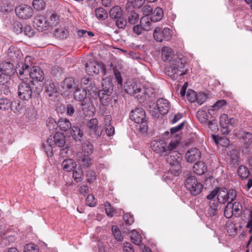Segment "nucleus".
I'll list each match as a JSON object with an SVG mask.
<instances>
[{
    "label": "nucleus",
    "mask_w": 252,
    "mask_h": 252,
    "mask_svg": "<svg viewBox=\"0 0 252 252\" xmlns=\"http://www.w3.org/2000/svg\"><path fill=\"white\" fill-rule=\"evenodd\" d=\"M17 74L21 80L31 79L33 81H42L44 78V73L40 67H31L24 63H19V66L17 67Z\"/></svg>",
    "instance_id": "f257e3e1"
},
{
    "label": "nucleus",
    "mask_w": 252,
    "mask_h": 252,
    "mask_svg": "<svg viewBox=\"0 0 252 252\" xmlns=\"http://www.w3.org/2000/svg\"><path fill=\"white\" fill-rule=\"evenodd\" d=\"M175 150L168 151V153L165 155L167 156L166 158L167 162L171 166L169 172L177 176L181 171L180 162L182 160V158L180 154Z\"/></svg>",
    "instance_id": "f03ea898"
},
{
    "label": "nucleus",
    "mask_w": 252,
    "mask_h": 252,
    "mask_svg": "<svg viewBox=\"0 0 252 252\" xmlns=\"http://www.w3.org/2000/svg\"><path fill=\"white\" fill-rule=\"evenodd\" d=\"M22 80L18 86V95L21 99L28 101L34 93V84L31 79Z\"/></svg>",
    "instance_id": "7ed1b4c3"
},
{
    "label": "nucleus",
    "mask_w": 252,
    "mask_h": 252,
    "mask_svg": "<svg viewBox=\"0 0 252 252\" xmlns=\"http://www.w3.org/2000/svg\"><path fill=\"white\" fill-rule=\"evenodd\" d=\"M13 63L9 62L2 63L0 64V85L4 88L8 87L10 82L9 76L13 75L16 71V68H14Z\"/></svg>",
    "instance_id": "20e7f679"
},
{
    "label": "nucleus",
    "mask_w": 252,
    "mask_h": 252,
    "mask_svg": "<svg viewBox=\"0 0 252 252\" xmlns=\"http://www.w3.org/2000/svg\"><path fill=\"white\" fill-rule=\"evenodd\" d=\"M178 144L177 140H171L167 145L166 142L162 140H155L151 142V147L152 149L157 153L166 154L168 151L176 149Z\"/></svg>",
    "instance_id": "39448f33"
},
{
    "label": "nucleus",
    "mask_w": 252,
    "mask_h": 252,
    "mask_svg": "<svg viewBox=\"0 0 252 252\" xmlns=\"http://www.w3.org/2000/svg\"><path fill=\"white\" fill-rule=\"evenodd\" d=\"M185 63L181 59H176L172 65L166 68V73L172 79H175L180 75L183 76L187 73L184 71Z\"/></svg>",
    "instance_id": "423d86ee"
},
{
    "label": "nucleus",
    "mask_w": 252,
    "mask_h": 252,
    "mask_svg": "<svg viewBox=\"0 0 252 252\" xmlns=\"http://www.w3.org/2000/svg\"><path fill=\"white\" fill-rule=\"evenodd\" d=\"M86 70L89 74L101 73L102 75L105 76L109 74L106 70L105 65L101 62H90L86 64Z\"/></svg>",
    "instance_id": "0eeeda50"
},
{
    "label": "nucleus",
    "mask_w": 252,
    "mask_h": 252,
    "mask_svg": "<svg viewBox=\"0 0 252 252\" xmlns=\"http://www.w3.org/2000/svg\"><path fill=\"white\" fill-rule=\"evenodd\" d=\"M186 189L189 190L193 195L199 194L203 189V185L199 182L194 176L189 177L185 182Z\"/></svg>",
    "instance_id": "6e6552de"
},
{
    "label": "nucleus",
    "mask_w": 252,
    "mask_h": 252,
    "mask_svg": "<svg viewBox=\"0 0 252 252\" xmlns=\"http://www.w3.org/2000/svg\"><path fill=\"white\" fill-rule=\"evenodd\" d=\"M129 117L131 120L135 123L141 124V128L144 130L147 129L145 113L142 108H135L130 112Z\"/></svg>",
    "instance_id": "1a4fd4ad"
},
{
    "label": "nucleus",
    "mask_w": 252,
    "mask_h": 252,
    "mask_svg": "<svg viewBox=\"0 0 252 252\" xmlns=\"http://www.w3.org/2000/svg\"><path fill=\"white\" fill-rule=\"evenodd\" d=\"M171 31L169 28L162 29L157 27L154 31V38L157 42H161L164 39L169 40L172 37Z\"/></svg>",
    "instance_id": "9d476101"
},
{
    "label": "nucleus",
    "mask_w": 252,
    "mask_h": 252,
    "mask_svg": "<svg viewBox=\"0 0 252 252\" xmlns=\"http://www.w3.org/2000/svg\"><path fill=\"white\" fill-rule=\"evenodd\" d=\"M133 93L140 103L144 102L147 97H149L153 94L150 89L141 88L140 86L135 85L132 87Z\"/></svg>",
    "instance_id": "9b49d317"
},
{
    "label": "nucleus",
    "mask_w": 252,
    "mask_h": 252,
    "mask_svg": "<svg viewBox=\"0 0 252 252\" xmlns=\"http://www.w3.org/2000/svg\"><path fill=\"white\" fill-rule=\"evenodd\" d=\"M15 11L16 16L21 19H29L33 14L32 8L26 4H21L16 6Z\"/></svg>",
    "instance_id": "f8f14e48"
},
{
    "label": "nucleus",
    "mask_w": 252,
    "mask_h": 252,
    "mask_svg": "<svg viewBox=\"0 0 252 252\" xmlns=\"http://www.w3.org/2000/svg\"><path fill=\"white\" fill-rule=\"evenodd\" d=\"M8 58L15 63L16 68L19 66V63H24L23 61L20 62L23 58L21 52L16 47L10 46L7 51Z\"/></svg>",
    "instance_id": "ddd939ff"
},
{
    "label": "nucleus",
    "mask_w": 252,
    "mask_h": 252,
    "mask_svg": "<svg viewBox=\"0 0 252 252\" xmlns=\"http://www.w3.org/2000/svg\"><path fill=\"white\" fill-rule=\"evenodd\" d=\"M47 144L55 145L59 147L65 146V139L64 135L61 133L57 132L53 137L51 136L47 140Z\"/></svg>",
    "instance_id": "4468645a"
},
{
    "label": "nucleus",
    "mask_w": 252,
    "mask_h": 252,
    "mask_svg": "<svg viewBox=\"0 0 252 252\" xmlns=\"http://www.w3.org/2000/svg\"><path fill=\"white\" fill-rule=\"evenodd\" d=\"M90 135L93 137H99L101 136V130L98 128V121L96 119H91L87 124Z\"/></svg>",
    "instance_id": "2eb2a0df"
},
{
    "label": "nucleus",
    "mask_w": 252,
    "mask_h": 252,
    "mask_svg": "<svg viewBox=\"0 0 252 252\" xmlns=\"http://www.w3.org/2000/svg\"><path fill=\"white\" fill-rule=\"evenodd\" d=\"M220 125L223 128H228L230 126H235L237 125V121L233 118H229L226 114H222L220 117Z\"/></svg>",
    "instance_id": "dca6fc26"
},
{
    "label": "nucleus",
    "mask_w": 252,
    "mask_h": 252,
    "mask_svg": "<svg viewBox=\"0 0 252 252\" xmlns=\"http://www.w3.org/2000/svg\"><path fill=\"white\" fill-rule=\"evenodd\" d=\"M157 106L158 111L161 115L166 114L170 108L169 101L163 98H160L158 99Z\"/></svg>",
    "instance_id": "f3484780"
},
{
    "label": "nucleus",
    "mask_w": 252,
    "mask_h": 252,
    "mask_svg": "<svg viewBox=\"0 0 252 252\" xmlns=\"http://www.w3.org/2000/svg\"><path fill=\"white\" fill-rule=\"evenodd\" d=\"M46 19L42 15L36 16L34 18L33 25L38 31L42 32L46 30L48 26Z\"/></svg>",
    "instance_id": "a211bd4d"
},
{
    "label": "nucleus",
    "mask_w": 252,
    "mask_h": 252,
    "mask_svg": "<svg viewBox=\"0 0 252 252\" xmlns=\"http://www.w3.org/2000/svg\"><path fill=\"white\" fill-rule=\"evenodd\" d=\"M201 157V153L198 149L192 148L189 150L185 155V158L188 162H193L198 160Z\"/></svg>",
    "instance_id": "6ab92c4d"
},
{
    "label": "nucleus",
    "mask_w": 252,
    "mask_h": 252,
    "mask_svg": "<svg viewBox=\"0 0 252 252\" xmlns=\"http://www.w3.org/2000/svg\"><path fill=\"white\" fill-rule=\"evenodd\" d=\"M95 92L97 93L101 103L104 106H106L111 100L110 95L112 91H110V93H109L108 90L102 89L99 90L98 92L96 91Z\"/></svg>",
    "instance_id": "aec40b11"
},
{
    "label": "nucleus",
    "mask_w": 252,
    "mask_h": 252,
    "mask_svg": "<svg viewBox=\"0 0 252 252\" xmlns=\"http://www.w3.org/2000/svg\"><path fill=\"white\" fill-rule=\"evenodd\" d=\"M74 99L78 101H83L87 97V92L85 88L77 87L73 93Z\"/></svg>",
    "instance_id": "412c9836"
},
{
    "label": "nucleus",
    "mask_w": 252,
    "mask_h": 252,
    "mask_svg": "<svg viewBox=\"0 0 252 252\" xmlns=\"http://www.w3.org/2000/svg\"><path fill=\"white\" fill-rule=\"evenodd\" d=\"M77 160L80 166L85 168H89L94 163L93 159L86 155L78 157Z\"/></svg>",
    "instance_id": "4be33fe9"
},
{
    "label": "nucleus",
    "mask_w": 252,
    "mask_h": 252,
    "mask_svg": "<svg viewBox=\"0 0 252 252\" xmlns=\"http://www.w3.org/2000/svg\"><path fill=\"white\" fill-rule=\"evenodd\" d=\"M161 53L162 59L164 62H170L174 57L173 51L169 47H163Z\"/></svg>",
    "instance_id": "5701e85b"
},
{
    "label": "nucleus",
    "mask_w": 252,
    "mask_h": 252,
    "mask_svg": "<svg viewBox=\"0 0 252 252\" xmlns=\"http://www.w3.org/2000/svg\"><path fill=\"white\" fill-rule=\"evenodd\" d=\"M61 87L65 91H67L72 89H75L77 86L74 79L71 77H67L64 79L62 83Z\"/></svg>",
    "instance_id": "b1692460"
},
{
    "label": "nucleus",
    "mask_w": 252,
    "mask_h": 252,
    "mask_svg": "<svg viewBox=\"0 0 252 252\" xmlns=\"http://www.w3.org/2000/svg\"><path fill=\"white\" fill-rule=\"evenodd\" d=\"M62 165L64 171L70 172L75 168L76 164L73 159L68 158L63 161Z\"/></svg>",
    "instance_id": "393cba45"
},
{
    "label": "nucleus",
    "mask_w": 252,
    "mask_h": 252,
    "mask_svg": "<svg viewBox=\"0 0 252 252\" xmlns=\"http://www.w3.org/2000/svg\"><path fill=\"white\" fill-rule=\"evenodd\" d=\"M81 85L82 87H84L83 88L90 91H92L93 92L95 93L96 88L94 85H93L91 80L89 77H84L81 80Z\"/></svg>",
    "instance_id": "a878e982"
},
{
    "label": "nucleus",
    "mask_w": 252,
    "mask_h": 252,
    "mask_svg": "<svg viewBox=\"0 0 252 252\" xmlns=\"http://www.w3.org/2000/svg\"><path fill=\"white\" fill-rule=\"evenodd\" d=\"M217 198V201L220 203L223 204L228 202L227 189L225 188H219Z\"/></svg>",
    "instance_id": "bb28decb"
},
{
    "label": "nucleus",
    "mask_w": 252,
    "mask_h": 252,
    "mask_svg": "<svg viewBox=\"0 0 252 252\" xmlns=\"http://www.w3.org/2000/svg\"><path fill=\"white\" fill-rule=\"evenodd\" d=\"M152 19L147 16L143 17L140 20V24L142 26L145 31H150L152 28Z\"/></svg>",
    "instance_id": "cd10ccee"
},
{
    "label": "nucleus",
    "mask_w": 252,
    "mask_h": 252,
    "mask_svg": "<svg viewBox=\"0 0 252 252\" xmlns=\"http://www.w3.org/2000/svg\"><path fill=\"white\" fill-rule=\"evenodd\" d=\"M58 127L60 130L66 131L71 127V124L70 121L66 118H61L58 122Z\"/></svg>",
    "instance_id": "c85d7f7f"
},
{
    "label": "nucleus",
    "mask_w": 252,
    "mask_h": 252,
    "mask_svg": "<svg viewBox=\"0 0 252 252\" xmlns=\"http://www.w3.org/2000/svg\"><path fill=\"white\" fill-rule=\"evenodd\" d=\"M109 16L112 19H117L123 16V12L119 6L113 7L109 11Z\"/></svg>",
    "instance_id": "c756f323"
},
{
    "label": "nucleus",
    "mask_w": 252,
    "mask_h": 252,
    "mask_svg": "<svg viewBox=\"0 0 252 252\" xmlns=\"http://www.w3.org/2000/svg\"><path fill=\"white\" fill-rule=\"evenodd\" d=\"M193 172L197 175H202L207 170V167L204 163L202 162H197L194 164L193 166Z\"/></svg>",
    "instance_id": "7c9ffc66"
},
{
    "label": "nucleus",
    "mask_w": 252,
    "mask_h": 252,
    "mask_svg": "<svg viewBox=\"0 0 252 252\" xmlns=\"http://www.w3.org/2000/svg\"><path fill=\"white\" fill-rule=\"evenodd\" d=\"M13 4L10 0H3L0 2V10L2 12H8L12 10Z\"/></svg>",
    "instance_id": "2f4dec72"
},
{
    "label": "nucleus",
    "mask_w": 252,
    "mask_h": 252,
    "mask_svg": "<svg viewBox=\"0 0 252 252\" xmlns=\"http://www.w3.org/2000/svg\"><path fill=\"white\" fill-rule=\"evenodd\" d=\"M196 117L198 121L202 124H207L210 125L211 122L208 121V115L206 111L202 110H199L196 114Z\"/></svg>",
    "instance_id": "473e14b6"
},
{
    "label": "nucleus",
    "mask_w": 252,
    "mask_h": 252,
    "mask_svg": "<svg viewBox=\"0 0 252 252\" xmlns=\"http://www.w3.org/2000/svg\"><path fill=\"white\" fill-rule=\"evenodd\" d=\"M163 16V11L162 8L157 7L155 9L151 18L154 22L160 21Z\"/></svg>",
    "instance_id": "72a5a7b5"
},
{
    "label": "nucleus",
    "mask_w": 252,
    "mask_h": 252,
    "mask_svg": "<svg viewBox=\"0 0 252 252\" xmlns=\"http://www.w3.org/2000/svg\"><path fill=\"white\" fill-rule=\"evenodd\" d=\"M71 135L76 141H80L84 135L83 132L77 126H73L71 130Z\"/></svg>",
    "instance_id": "f704fd0d"
},
{
    "label": "nucleus",
    "mask_w": 252,
    "mask_h": 252,
    "mask_svg": "<svg viewBox=\"0 0 252 252\" xmlns=\"http://www.w3.org/2000/svg\"><path fill=\"white\" fill-rule=\"evenodd\" d=\"M102 85L103 90H108L109 93H110V91H113V84L111 78L106 77L102 79Z\"/></svg>",
    "instance_id": "c9c22d12"
},
{
    "label": "nucleus",
    "mask_w": 252,
    "mask_h": 252,
    "mask_svg": "<svg viewBox=\"0 0 252 252\" xmlns=\"http://www.w3.org/2000/svg\"><path fill=\"white\" fill-rule=\"evenodd\" d=\"M219 202L217 201H212L209 202V207L208 210V214L211 216H215L218 212Z\"/></svg>",
    "instance_id": "e433bc0d"
},
{
    "label": "nucleus",
    "mask_w": 252,
    "mask_h": 252,
    "mask_svg": "<svg viewBox=\"0 0 252 252\" xmlns=\"http://www.w3.org/2000/svg\"><path fill=\"white\" fill-rule=\"evenodd\" d=\"M230 162L231 164L235 166L239 164V156L237 151L235 150L230 151Z\"/></svg>",
    "instance_id": "4c0bfd02"
},
{
    "label": "nucleus",
    "mask_w": 252,
    "mask_h": 252,
    "mask_svg": "<svg viewBox=\"0 0 252 252\" xmlns=\"http://www.w3.org/2000/svg\"><path fill=\"white\" fill-rule=\"evenodd\" d=\"M82 151L84 155L88 156L93 152V146L89 141H85L82 144Z\"/></svg>",
    "instance_id": "58836bf2"
},
{
    "label": "nucleus",
    "mask_w": 252,
    "mask_h": 252,
    "mask_svg": "<svg viewBox=\"0 0 252 252\" xmlns=\"http://www.w3.org/2000/svg\"><path fill=\"white\" fill-rule=\"evenodd\" d=\"M131 240L134 244L136 245H140L142 242V237L141 235L136 230H132L131 232Z\"/></svg>",
    "instance_id": "ea45409f"
},
{
    "label": "nucleus",
    "mask_w": 252,
    "mask_h": 252,
    "mask_svg": "<svg viewBox=\"0 0 252 252\" xmlns=\"http://www.w3.org/2000/svg\"><path fill=\"white\" fill-rule=\"evenodd\" d=\"M47 18L46 20L48 27L55 26L58 23L59 16L55 13H51L49 17H47Z\"/></svg>",
    "instance_id": "a19ab883"
},
{
    "label": "nucleus",
    "mask_w": 252,
    "mask_h": 252,
    "mask_svg": "<svg viewBox=\"0 0 252 252\" xmlns=\"http://www.w3.org/2000/svg\"><path fill=\"white\" fill-rule=\"evenodd\" d=\"M127 21L130 24H134L139 20L138 14L133 10L128 11L127 14Z\"/></svg>",
    "instance_id": "79ce46f5"
},
{
    "label": "nucleus",
    "mask_w": 252,
    "mask_h": 252,
    "mask_svg": "<svg viewBox=\"0 0 252 252\" xmlns=\"http://www.w3.org/2000/svg\"><path fill=\"white\" fill-rule=\"evenodd\" d=\"M84 173L81 168H78L73 172V178L76 182H81L83 179Z\"/></svg>",
    "instance_id": "37998d69"
},
{
    "label": "nucleus",
    "mask_w": 252,
    "mask_h": 252,
    "mask_svg": "<svg viewBox=\"0 0 252 252\" xmlns=\"http://www.w3.org/2000/svg\"><path fill=\"white\" fill-rule=\"evenodd\" d=\"M95 15L99 20H104L107 16L108 14L106 10L102 7H99L95 10Z\"/></svg>",
    "instance_id": "c03bdc74"
},
{
    "label": "nucleus",
    "mask_w": 252,
    "mask_h": 252,
    "mask_svg": "<svg viewBox=\"0 0 252 252\" xmlns=\"http://www.w3.org/2000/svg\"><path fill=\"white\" fill-rule=\"evenodd\" d=\"M11 106L10 101L7 98L0 99V110L1 111H6Z\"/></svg>",
    "instance_id": "a18cd8bd"
},
{
    "label": "nucleus",
    "mask_w": 252,
    "mask_h": 252,
    "mask_svg": "<svg viewBox=\"0 0 252 252\" xmlns=\"http://www.w3.org/2000/svg\"><path fill=\"white\" fill-rule=\"evenodd\" d=\"M46 92L47 95L50 97L56 96L57 95V89L54 84L50 83L49 85H47L46 87Z\"/></svg>",
    "instance_id": "49530a36"
},
{
    "label": "nucleus",
    "mask_w": 252,
    "mask_h": 252,
    "mask_svg": "<svg viewBox=\"0 0 252 252\" xmlns=\"http://www.w3.org/2000/svg\"><path fill=\"white\" fill-rule=\"evenodd\" d=\"M238 174L242 179H246L249 175V171L248 168L245 166H240L237 170Z\"/></svg>",
    "instance_id": "de8ad7c7"
},
{
    "label": "nucleus",
    "mask_w": 252,
    "mask_h": 252,
    "mask_svg": "<svg viewBox=\"0 0 252 252\" xmlns=\"http://www.w3.org/2000/svg\"><path fill=\"white\" fill-rule=\"evenodd\" d=\"M112 231L114 237L118 241L120 242L123 240L121 232L116 225L112 226Z\"/></svg>",
    "instance_id": "09e8293b"
},
{
    "label": "nucleus",
    "mask_w": 252,
    "mask_h": 252,
    "mask_svg": "<svg viewBox=\"0 0 252 252\" xmlns=\"http://www.w3.org/2000/svg\"><path fill=\"white\" fill-rule=\"evenodd\" d=\"M246 220H247V227L250 229V232H252V211L248 210L246 214Z\"/></svg>",
    "instance_id": "8fccbe9b"
},
{
    "label": "nucleus",
    "mask_w": 252,
    "mask_h": 252,
    "mask_svg": "<svg viewBox=\"0 0 252 252\" xmlns=\"http://www.w3.org/2000/svg\"><path fill=\"white\" fill-rule=\"evenodd\" d=\"M46 125L50 130H55L58 127V123L56 122L55 120L52 118L48 119Z\"/></svg>",
    "instance_id": "3c124183"
},
{
    "label": "nucleus",
    "mask_w": 252,
    "mask_h": 252,
    "mask_svg": "<svg viewBox=\"0 0 252 252\" xmlns=\"http://www.w3.org/2000/svg\"><path fill=\"white\" fill-rule=\"evenodd\" d=\"M231 207L234 213V215H239L241 213L242 206L240 203L236 202L233 204L231 203Z\"/></svg>",
    "instance_id": "603ef678"
},
{
    "label": "nucleus",
    "mask_w": 252,
    "mask_h": 252,
    "mask_svg": "<svg viewBox=\"0 0 252 252\" xmlns=\"http://www.w3.org/2000/svg\"><path fill=\"white\" fill-rule=\"evenodd\" d=\"M213 138L216 144H219L224 147H226L229 145V141L226 138L221 137L218 139V137L215 135H213Z\"/></svg>",
    "instance_id": "864d4df0"
},
{
    "label": "nucleus",
    "mask_w": 252,
    "mask_h": 252,
    "mask_svg": "<svg viewBox=\"0 0 252 252\" xmlns=\"http://www.w3.org/2000/svg\"><path fill=\"white\" fill-rule=\"evenodd\" d=\"M12 109L15 113H20L23 109L24 105L19 101H15L11 103Z\"/></svg>",
    "instance_id": "5fc2aeb1"
},
{
    "label": "nucleus",
    "mask_w": 252,
    "mask_h": 252,
    "mask_svg": "<svg viewBox=\"0 0 252 252\" xmlns=\"http://www.w3.org/2000/svg\"><path fill=\"white\" fill-rule=\"evenodd\" d=\"M32 5L37 10H41L44 8L45 3L43 0H33Z\"/></svg>",
    "instance_id": "6e6d98bb"
},
{
    "label": "nucleus",
    "mask_w": 252,
    "mask_h": 252,
    "mask_svg": "<svg viewBox=\"0 0 252 252\" xmlns=\"http://www.w3.org/2000/svg\"><path fill=\"white\" fill-rule=\"evenodd\" d=\"M38 247L33 244H27L24 249V252H38Z\"/></svg>",
    "instance_id": "4d7b16f0"
},
{
    "label": "nucleus",
    "mask_w": 252,
    "mask_h": 252,
    "mask_svg": "<svg viewBox=\"0 0 252 252\" xmlns=\"http://www.w3.org/2000/svg\"><path fill=\"white\" fill-rule=\"evenodd\" d=\"M224 214L226 218H230L233 215H234V213L231 207V203H228L225 207Z\"/></svg>",
    "instance_id": "13d9d810"
},
{
    "label": "nucleus",
    "mask_w": 252,
    "mask_h": 252,
    "mask_svg": "<svg viewBox=\"0 0 252 252\" xmlns=\"http://www.w3.org/2000/svg\"><path fill=\"white\" fill-rule=\"evenodd\" d=\"M196 94L192 90H189L187 92V97L188 100L190 102H194L196 99Z\"/></svg>",
    "instance_id": "bf43d9fd"
},
{
    "label": "nucleus",
    "mask_w": 252,
    "mask_h": 252,
    "mask_svg": "<svg viewBox=\"0 0 252 252\" xmlns=\"http://www.w3.org/2000/svg\"><path fill=\"white\" fill-rule=\"evenodd\" d=\"M16 241V237L15 236L9 235L5 237L1 240L2 244L6 245H9Z\"/></svg>",
    "instance_id": "052dcab7"
},
{
    "label": "nucleus",
    "mask_w": 252,
    "mask_h": 252,
    "mask_svg": "<svg viewBox=\"0 0 252 252\" xmlns=\"http://www.w3.org/2000/svg\"><path fill=\"white\" fill-rule=\"evenodd\" d=\"M207 95L203 93H199L196 94V102L199 104L201 105L207 99Z\"/></svg>",
    "instance_id": "680f3d73"
},
{
    "label": "nucleus",
    "mask_w": 252,
    "mask_h": 252,
    "mask_svg": "<svg viewBox=\"0 0 252 252\" xmlns=\"http://www.w3.org/2000/svg\"><path fill=\"white\" fill-rule=\"evenodd\" d=\"M115 23L117 27L119 29H124L126 25V21L123 18V16L116 19Z\"/></svg>",
    "instance_id": "e2e57ef3"
},
{
    "label": "nucleus",
    "mask_w": 252,
    "mask_h": 252,
    "mask_svg": "<svg viewBox=\"0 0 252 252\" xmlns=\"http://www.w3.org/2000/svg\"><path fill=\"white\" fill-rule=\"evenodd\" d=\"M236 195L237 193L235 190L230 189L228 191L227 190L228 203H231L235 199Z\"/></svg>",
    "instance_id": "0e129e2a"
},
{
    "label": "nucleus",
    "mask_w": 252,
    "mask_h": 252,
    "mask_svg": "<svg viewBox=\"0 0 252 252\" xmlns=\"http://www.w3.org/2000/svg\"><path fill=\"white\" fill-rule=\"evenodd\" d=\"M86 204L90 207H94L96 204L95 199L93 195H89L86 198Z\"/></svg>",
    "instance_id": "69168bd1"
},
{
    "label": "nucleus",
    "mask_w": 252,
    "mask_h": 252,
    "mask_svg": "<svg viewBox=\"0 0 252 252\" xmlns=\"http://www.w3.org/2000/svg\"><path fill=\"white\" fill-rule=\"evenodd\" d=\"M243 139L246 144H252V134L248 132L245 133L243 136Z\"/></svg>",
    "instance_id": "338daca9"
},
{
    "label": "nucleus",
    "mask_w": 252,
    "mask_h": 252,
    "mask_svg": "<svg viewBox=\"0 0 252 252\" xmlns=\"http://www.w3.org/2000/svg\"><path fill=\"white\" fill-rule=\"evenodd\" d=\"M87 178L89 182H94L96 179V174L92 170H89L87 172Z\"/></svg>",
    "instance_id": "774afa93"
}]
</instances>
